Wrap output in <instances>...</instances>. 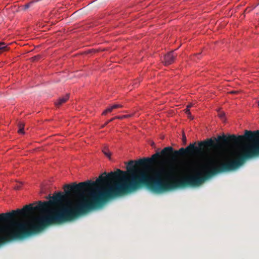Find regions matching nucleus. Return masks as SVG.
<instances>
[{"mask_svg": "<svg viewBox=\"0 0 259 259\" xmlns=\"http://www.w3.org/2000/svg\"><path fill=\"white\" fill-rule=\"evenodd\" d=\"M24 123L23 122H20L18 124V126H19V130H18V133H20V134H24Z\"/></svg>", "mask_w": 259, "mask_h": 259, "instance_id": "11", "label": "nucleus"}, {"mask_svg": "<svg viewBox=\"0 0 259 259\" xmlns=\"http://www.w3.org/2000/svg\"><path fill=\"white\" fill-rule=\"evenodd\" d=\"M7 48L6 44L3 42H0V51H6Z\"/></svg>", "mask_w": 259, "mask_h": 259, "instance_id": "13", "label": "nucleus"}, {"mask_svg": "<svg viewBox=\"0 0 259 259\" xmlns=\"http://www.w3.org/2000/svg\"><path fill=\"white\" fill-rule=\"evenodd\" d=\"M133 115V114H127V115H122V116H115V119H123L125 118L132 117Z\"/></svg>", "mask_w": 259, "mask_h": 259, "instance_id": "12", "label": "nucleus"}, {"mask_svg": "<svg viewBox=\"0 0 259 259\" xmlns=\"http://www.w3.org/2000/svg\"><path fill=\"white\" fill-rule=\"evenodd\" d=\"M33 3H34L33 2H30V3L25 4L24 6V10H26V9H28L29 8H30L33 5Z\"/></svg>", "mask_w": 259, "mask_h": 259, "instance_id": "15", "label": "nucleus"}, {"mask_svg": "<svg viewBox=\"0 0 259 259\" xmlns=\"http://www.w3.org/2000/svg\"><path fill=\"white\" fill-rule=\"evenodd\" d=\"M224 113H221L220 114V117L221 118H223L224 117Z\"/></svg>", "mask_w": 259, "mask_h": 259, "instance_id": "23", "label": "nucleus"}, {"mask_svg": "<svg viewBox=\"0 0 259 259\" xmlns=\"http://www.w3.org/2000/svg\"><path fill=\"white\" fill-rule=\"evenodd\" d=\"M40 58V56H34V57H33V60H36V59H38Z\"/></svg>", "mask_w": 259, "mask_h": 259, "instance_id": "22", "label": "nucleus"}, {"mask_svg": "<svg viewBox=\"0 0 259 259\" xmlns=\"http://www.w3.org/2000/svg\"><path fill=\"white\" fill-rule=\"evenodd\" d=\"M177 54L175 53L174 51H172L167 53L164 57V64L165 65H168L172 64L176 58Z\"/></svg>", "mask_w": 259, "mask_h": 259, "instance_id": "6", "label": "nucleus"}, {"mask_svg": "<svg viewBox=\"0 0 259 259\" xmlns=\"http://www.w3.org/2000/svg\"><path fill=\"white\" fill-rule=\"evenodd\" d=\"M115 119V117L114 118H111V119H110L109 120H108L107 122H106L104 125H103L102 126V127H104L105 126H106V125H107L108 123H109V122L113 121L114 119Z\"/></svg>", "mask_w": 259, "mask_h": 259, "instance_id": "20", "label": "nucleus"}, {"mask_svg": "<svg viewBox=\"0 0 259 259\" xmlns=\"http://www.w3.org/2000/svg\"><path fill=\"white\" fill-rule=\"evenodd\" d=\"M182 142L183 145H186L187 143V138L184 133L183 134L182 136Z\"/></svg>", "mask_w": 259, "mask_h": 259, "instance_id": "17", "label": "nucleus"}, {"mask_svg": "<svg viewBox=\"0 0 259 259\" xmlns=\"http://www.w3.org/2000/svg\"><path fill=\"white\" fill-rule=\"evenodd\" d=\"M22 185V184L21 183L17 184L16 185L14 186V189L17 190L20 189Z\"/></svg>", "mask_w": 259, "mask_h": 259, "instance_id": "18", "label": "nucleus"}, {"mask_svg": "<svg viewBox=\"0 0 259 259\" xmlns=\"http://www.w3.org/2000/svg\"><path fill=\"white\" fill-rule=\"evenodd\" d=\"M123 173L120 169L111 171L108 174L104 172L99 177H103L101 181L96 186H90L86 189L76 193L80 195V199L76 203H73V207L77 218L90 210L101 207L109 200L130 193V192L137 188L135 183L126 184V178L124 176H120Z\"/></svg>", "mask_w": 259, "mask_h": 259, "instance_id": "4", "label": "nucleus"}, {"mask_svg": "<svg viewBox=\"0 0 259 259\" xmlns=\"http://www.w3.org/2000/svg\"><path fill=\"white\" fill-rule=\"evenodd\" d=\"M173 152L174 151L172 147H167L162 149L160 153L162 156L167 157L171 153H173Z\"/></svg>", "mask_w": 259, "mask_h": 259, "instance_id": "8", "label": "nucleus"}, {"mask_svg": "<svg viewBox=\"0 0 259 259\" xmlns=\"http://www.w3.org/2000/svg\"><path fill=\"white\" fill-rule=\"evenodd\" d=\"M102 152H103V153L107 156L108 157V158H110L111 157V152L109 151L108 148L106 147H104L103 148V149H102Z\"/></svg>", "mask_w": 259, "mask_h": 259, "instance_id": "10", "label": "nucleus"}, {"mask_svg": "<svg viewBox=\"0 0 259 259\" xmlns=\"http://www.w3.org/2000/svg\"><path fill=\"white\" fill-rule=\"evenodd\" d=\"M200 54H197V56H199V55H200Z\"/></svg>", "mask_w": 259, "mask_h": 259, "instance_id": "26", "label": "nucleus"}, {"mask_svg": "<svg viewBox=\"0 0 259 259\" xmlns=\"http://www.w3.org/2000/svg\"><path fill=\"white\" fill-rule=\"evenodd\" d=\"M185 113L188 115L189 118H191V114L190 112V109H189V107H187L186 109L185 110Z\"/></svg>", "mask_w": 259, "mask_h": 259, "instance_id": "16", "label": "nucleus"}, {"mask_svg": "<svg viewBox=\"0 0 259 259\" xmlns=\"http://www.w3.org/2000/svg\"><path fill=\"white\" fill-rule=\"evenodd\" d=\"M192 106V104H189L187 107H189V109H190Z\"/></svg>", "mask_w": 259, "mask_h": 259, "instance_id": "24", "label": "nucleus"}, {"mask_svg": "<svg viewBox=\"0 0 259 259\" xmlns=\"http://www.w3.org/2000/svg\"><path fill=\"white\" fill-rule=\"evenodd\" d=\"M113 108H112V106L110 107L107 108L102 113L103 115H106L108 113L111 112L113 110Z\"/></svg>", "mask_w": 259, "mask_h": 259, "instance_id": "14", "label": "nucleus"}, {"mask_svg": "<svg viewBox=\"0 0 259 259\" xmlns=\"http://www.w3.org/2000/svg\"><path fill=\"white\" fill-rule=\"evenodd\" d=\"M157 152L150 158H144L137 161L131 160L127 165V171H122L120 176H124L126 184H137V188L130 193L144 186L151 191L160 194L177 188L187 187H196L197 185L181 186L180 182L186 180L190 176L179 179H175L178 174L177 166L170 165L167 167L158 166L151 167L153 163H157L156 159L161 156Z\"/></svg>", "mask_w": 259, "mask_h": 259, "instance_id": "2", "label": "nucleus"}, {"mask_svg": "<svg viewBox=\"0 0 259 259\" xmlns=\"http://www.w3.org/2000/svg\"><path fill=\"white\" fill-rule=\"evenodd\" d=\"M239 92H240V91H239V90H234V91H230V92H229V93H230V94H238Z\"/></svg>", "mask_w": 259, "mask_h": 259, "instance_id": "21", "label": "nucleus"}, {"mask_svg": "<svg viewBox=\"0 0 259 259\" xmlns=\"http://www.w3.org/2000/svg\"><path fill=\"white\" fill-rule=\"evenodd\" d=\"M217 145H228L231 143L234 145L242 144L245 141L249 143L242 145L240 151L241 153L236 159H233L227 158L225 162H221L218 159L211 158L207 165V170L204 175L202 176L200 172H197L195 175H190L186 180L181 181V186L197 185L200 186L206 180L218 174L229 172L235 170L241 166L246 160L259 157V130L250 131L246 130L244 135L236 137L234 135L226 137L225 135L219 136L215 138ZM213 148V147L212 148Z\"/></svg>", "mask_w": 259, "mask_h": 259, "instance_id": "3", "label": "nucleus"}, {"mask_svg": "<svg viewBox=\"0 0 259 259\" xmlns=\"http://www.w3.org/2000/svg\"><path fill=\"white\" fill-rule=\"evenodd\" d=\"M69 94H66L65 96L60 97L55 103V105L57 107L61 106L62 104L66 102L69 99Z\"/></svg>", "mask_w": 259, "mask_h": 259, "instance_id": "7", "label": "nucleus"}, {"mask_svg": "<svg viewBox=\"0 0 259 259\" xmlns=\"http://www.w3.org/2000/svg\"><path fill=\"white\" fill-rule=\"evenodd\" d=\"M154 144V143L153 142H152L151 145V146H153Z\"/></svg>", "mask_w": 259, "mask_h": 259, "instance_id": "25", "label": "nucleus"}, {"mask_svg": "<svg viewBox=\"0 0 259 259\" xmlns=\"http://www.w3.org/2000/svg\"><path fill=\"white\" fill-rule=\"evenodd\" d=\"M112 106V108H113V109H117L118 108L122 107V105L121 104H114Z\"/></svg>", "mask_w": 259, "mask_h": 259, "instance_id": "19", "label": "nucleus"}, {"mask_svg": "<svg viewBox=\"0 0 259 259\" xmlns=\"http://www.w3.org/2000/svg\"><path fill=\"white\" fill-rule=\"evenodd\" d=\"M103 177L96 181H87L77 184L65 185V194H53L48 201H39L33 206L26 205L22 209L0 213V246L11 241L22 239L38 233L52 224H59L77 218L73 202L68 199L71 193H76L90 186H96Z\"/></svg>", "mask_w": 259, "mask_h": 259, "instance_id": "1", "label": "nucleus"}, {"mask_svg": "<svg viewBox=\"0 0 259 259\" xmlns=\"http://www.w3.org/2000/svg\"><path fill=\"white\" fill-rule=\"evenodd\" d=\"M186 154V149L184 148H181L179 150H175L173 152V157L176 158L179 155H184Z\"/></svg>", "mask_w": 259, "mask_h": 259, "instance_id": "9", "label": "nucleus"}, {"mask_svg": "<svg viewBox=\"0 0 259 259\" xmlns=\"http://www.w3.org/2000/svg\"><path fill=\"white\" fill-rule=\"evenodd\" d=\"M214 141L212 139H208L199 143V147L195 146V143L191 144L186 149V154H193L194 152L201 153L204 149H210L215 146Z\"/></svg>", "mask_w": 259, "mask_h": 259, "instance_id": "5", "label": "nucleus"}]
</instances>
